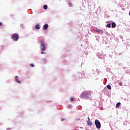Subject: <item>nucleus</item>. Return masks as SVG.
<instances>
[{
    "label": "nucleus",
    "mask_w": 130,
    "mask_h": 130,
    "mask_svg": "<svg viewBox=\"0 0 130 130\" xmlns=\"http://www.w3.org/2000/svg\"><path fill=\"white\" fill-rule=\"evenodd\" d=\"M95 125L96 126V128H101V123H100V121L99 120L96 119L95 120Z\"/></svg>",
    "instance_id": "obj_3"
},
{
    "label": "nucleus",
    "mask_w": 130,
    "mask_h": 130,
    "mask_svg": "<svg viewBox=\"0 0 130 130\" xmlns=\"http://www.w3.org/2000/svg\"><path fill=\"white\" fill-rule=\"evenodd\" d=\"M61 120L62 121H63V120H65V119L62 118H61Z\"/></svg>",
    "instance_id": "obj_18"
},
{
    "label": "nucleus",
    "mask_w": 130,
    "mask_h": 130,
    "mask_svg": "<svg viewBox=\"0 0 130 130\" xmlns=\"http://www.w3.org/2000/svg\"><path fill=\"white\" fill-rule=\"evenodd\" d=\"M43 8H44V10H47V8H48V7L47 5H45L44 6Z\"/></svg>",
    "instance_id": "obj_11"
},
{
    "label": "nucleus",
    "mask_w": 130,
    "mask_h": 130,
    "mask_svg": "<svg viewBox=\"0 0 130 130\" xmlns=\"http://www.w3.org/2000/svg\"><path fill=\"white\" fill-rule=\"evenodd\" d=\"M100 32H101L102 34H103V32H104L103 30H101Z\"/></svg>",
    "instance_id": "obj_19"
},
{
    "label": "nucleus",
    "mask_w": 130,
    "mask_h": 130,
    "mask_svg": "<svg viewBox=\"0 0 130 130\" xmlns=\"http://www.w3.org/2000/svg\"><path fill=\"white\" fill-rule=\"evenodd\" d=\"M70 100L71 101V102H73V101H74V98H70Z\"/></svg>",
    "instance_id": "obj_14"
},
{
    "label": "nucleus",
    "mask_w": 130,
    "mask_h": 130,
    "mask_svg": "<svg viewBox=\"0 0 130 130\" xmlns=\"http://www.w3.org/2000/svg\"><path fill=\"white\" fill-rule=\"evenodd\" d=\"M110 27H111V24H107V27H108V28H110Z\"/></svg>",
    "instance_id": "obj_15"
},
{
    "label": "nucleus",
    "mask_w": 130,
    "mask_h": 130,
    "mask_svg": "<svg viewBox=\"0 0 130 130\" xmlns=\"http://www.w3.org/2000/svg\"><path fill=\"white\" fill-rule=\"evenodd\" d=\"M48 28V24H45L44 26H43V29L44 30H47V28Z\"/></svg>",
    "instance_id": "obj_7"
},
{
    "label": "nucleus",
    "mask_w": 130,
    "mask_h": 130,
    "mask_svg": "<svg viewBox=\"0 0 130 130\" xmlns=\"http://www.w3.org/2000/svg\"><path fill=\"white\" fill-rule=\"evenodd\" d=\"M82 98H86V99L91 98V93L89 91H84L82 92Z\"/></svg>",
    "instance_id": "obj_1"
},
{
    "label": "nucleus",
    "mask_w": 130,
    "mask_h": 130,
    "mask_svg": "<svg viewBox=\"0 0 130 130\" xmlns=\"http://www.w3.org/2000/svg\"><path fill=\"white\" fill-rule=\"evenodd\" d=\"M18 79H19V77H18V76H15L16 82H17V83H18V84H21V82L20 81H18Z\"/></svg>",
    "instance_id": "obj_6"
},
{
    "label": "nucleus",
    "mask_w": 130,
    "mask_h": 130,
    "mask_svg": "<svg viewBox=\"0 0 130 130\" xmlns=\"http://www.w3.org/2000/svg\"><path fill=\"white\" fill-rule=\"evenodd\" d=\"M101 31V29H96V30H95V31L98 32V33H100Z\"/></svg>",
    "instance_id": "obj_13"
},
{
    "label": "nucleus",
    "mask_w": 130,
    "mask_h": 130,
    "mask_svg": "<svg viewBox=\"0 0 130 130\" xmlns=\"http://www.w3.org/2000/svg\"><path fill=\"white\" fill-rule=\"evenodd\" d=\"M3 25V23L0 22V26H2Z\"/></svg>",
    "instance_id": "obj_20"
},
{
    "label": "nucleus",
    "mask_w": 130,
    "mask_h": 130,
    "mask_svg": "<svg viewBox=\"0 0 130 130\" xmlns=\"http://www.w3.org/2000/svg\"><path fill=\"white\" fill-rule=\"evenodd\" d=\"M11 39H13L14 41H18V39H19V35L16 34H14L11 37Z\"/></svg>",
    "instance_id": "obj_4"
},
{
    "label": "nucleus",
    "mask_w": 130,
    "mask_h": 130,
    "mask_svg": "<svg viewBox=\"0 0 130 130\" xmlns=\"http://www.w3.org/2000/svg\"><path fill=\"white\" fill-rule=\"evenodd\" d=\"M35 28H36V29H40V25L37 24Z\"/></svg>",
    "instance_id": "obj_9"
},
{
    "label": "nucleus",
    "mask_w": 130,
    "mask_h": 130,
    "mask_svg": "<svg viewBox=\"0 0 130 130\" xmlns=\"http://www.w3.org/2000/svg\"><path fill=\"white\" fill-rule=\"evenodd\" d=\"M45 41L44 40H41L40 42V49L42 51H45L46 47H45V44H44Z\"/></svg>",
    "instance_id": "obj_2"
},
{
    "label": "nucleus",
    "mask_w": 130,
    "mask_h": 130,
    "mask_svg": "<svg viewBox=\"0 0 130 130\" xmlns=\"http://www.w3.org/2000/svg\"><path fill=\"white\" fill-rule=\"evenodd\" d=\"M115 27H116V24H115V23H114V22H113L112 23V27L115 28Z\"/></svg>",
    "instance_id": "obj_8"
},
{
    "label": "nucleus",
    "mask_w": 130,
    "mask_h": 130,
    "mask_svg": "<svg viewBox=\"0 0 130 130\" xmlns=\"http://www.w3.org/2000/svg\"><path fill=\"white\" fill-rule=\"evenodd\" d=\"M120 106V103H118L116 105V108H118Z\"/></svg>",
    "instance_id": "obj_10"
},
{
    "label": "nucleus",
    "mask_w": 130,
    "mask_h": 130,
    "mask_svg": "<svg viewBox=\"0 0 130 130\" xmlns=\"http://www.w3.org/2000/svg\"><path fill=\"white\" fill-rule=\"evenodd\" d=\"M107 87L109 89V90H111V86L108 85Z\"/></svg>",
    "instance_id": "obj_12"
},
{
    "label": "nucleus",
    "mask_w": 130,
    "mask_h": 130,
    "mask_svg": "<svg viewBox=\"0 0 130 130\" xmlns=\"http://www.w3.org/2000/svg\"><path fill=\"white\" fill-rule=\"evenodd\" d=\"M29 66H30L31 68H33V67H34V64H33V63H30V64H29Z\"/></svg>",
    "instance_id": "obj_16"
},
{
    "label": "nucleus",
    "mask_w": 130,
    "mask_h": 130,
    "mask_svg": "<svg viewBox=\"0 0 130 130\" xmlns=\"http://www.w3.org/2000/svg\"><path fill=\"white\" fill-rule=\"evenodd\" d=\"M88 119V121H87V124L90 126L92 125V121H91V120H90V118H89V117Z\"/></svg>",
    "instance_id": "obj_5"
},
{
    "label": "nucleus",
    "mask_w": 130,
    "mask_h": 130,
    "mask_svg": "<svg viewBox=\"0 0 130 130\" xmlns=\"http://www.w3.org/2000/svg\"><path fill=\"white\" fill-rule=\"evenodd\" d=\"M44 53V52H43V51H42V52H41V54H43Z\"/></svg>",
    "instance_id": "obj_21"
},
{
    "label": "nucleus",
    "mask_w": 130,
    "mask_h": 130,
    "mask_svg": "<svg viewBox=\"0 0 130 130\" xmlns=\"http://www.w3.org/2000/svg\"><path fill=\"white\" fill-rule=\"evenodd\" d=\"M119 86H122V82H120L119 83Z\"/></svg>",
    "instance_id": "obj_17"
}]
</instances>
